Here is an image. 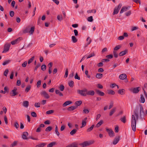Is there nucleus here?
Masks as SVG:
<instances>
[{
  "mask_svg": "<svg viewBox=\"0 0 147 147\" xmlns=\"http://www.w3.org/2000/svg\"><path fill=\"white\" fill-rule=\"evenodd\" d=\"M95 56V54L94 52L92 53L88 56L87 57V59H88L94 56Z\"/></svg>",
  "mask_w": 147,
  "mask_h": 147,
  "instance_id": "obj_42",
  "label": "nucleus"
},
{
  "mask_svg": "<svg viewBox=\"0 0 147 147\" xmlns=\"http://www.w3.org/2000/svg\"><path fill=\"white\" fill-rule=\"evenodd\" d=\"M46 68V66L45 65H43L41 66V69L43 71H45Z\"/></svg>",
  "mask_w": 147,
  "mask_h": 147,
  "instance_id": "obj_43",
  "label": "nucleus"
},
{
  "mask_svg": "<svg viewBox=\"0 0 147 147\" xmlns=\"http://www.w3.org/2000/svg\"><path fill=\"white\" fill-rule=\"evenodd\" d=\"M86 40L87 42V43L85 46V47L87 46L90 44L91 42V40L90 39V37H88L87 38Z\"/></svg>",
  "mask_w": 147,
  "mask_h": 147,
  "instance_id": "obj_28",
  "label": "nucleus"
},
{
  "mask_svg": "<svg viewBox=\"0 0 147 147\" xmlns=\"http://www.w3.org/2000/svg\"><path fill=\"white\" fill-rule=\"evenodd\" d=\"M103 75L102 74L99 73V74H97L96 76V77L98 79H100L101 78L102 76Z\"/></svg>",
  "mask_w": 147,
  "mask_h": 147,
  "instance_id": "obj_35",
  "label": "nucleus"
},
{
  "mask_svg": "<svg viewBox=\"0 0 147 147\" xmlns=\"http://www.w3.org/2000/svg\"><path fill=\"white\" fill-rule=\"evenodd\" d=\"M29 105V102L27 101H24L23 102V106L26 108L28 107Z\"/></svg>",
  "mask_w": 147,
  "mask_h": 147,
  "instance_id": "obj_26",
  "label": "nucleus"
},
{
  "mask_svg": "<svg viewBox=\"0 0 147 147\" xmlns=\"http://www.w3.org/2000/svg\"><path fill=\"white\" fill-rule=\"evenodd\" d=\"M72 40L73 42L76 43L77 41V39L76 37L74 36H72L71 37Z\"/></svg>",
  "mask_w": 147,
  "mask_h": 147,
  "instance_id": "obj_36",
  "label": "nucleus"
},
{
  "mask_svg": "<svg viewBox=\"0 0 147 147\" xmlns=\"http://www.w3.org/2000/svg\"><path fill=\"white\" fill-rule=\"evenodd\" d=\"M74 78L76 79H77L78 80H80V78L78 76L77 73H76Z\"/></svg>",
  "mask_w": 147,
  "mask_h": 147,
  "instance_id": "obj_60",
  "label": "nucleus"
},
{
  "mask_svg": "<svg viewBox=\"0 0 147 147\" xmlns=\"http://www.w3.org/2000/svg\"><path fill=\"white\" fill-rule=\"evenodd\" d=\"M82 102L81 100H79L75 102V107H76L77 108L78 106H80L82 104Z\"/></svg>",
  "mask_w": 147,
  "mask_h": 147,
  "instance_id": "obj_23",
  "label": "nucleus"
},
{
  "mask_svg": "<svg viewBox=\"0 0 147 147\" xmlns=\"http://www.w3.org/2000/svg\"><path fill=\"white\" fill-rule=\"evenodd\" d=\"M108 94H110L114 95L115 94V92L113 90H108Z\"/></svg>",
  "mask_w": 147,
  "mask_h": 147,
  "instance_id": "obj_38",
  "label": "nucleus"
},
{
  "mask_svg": "<svg viewBox=\"0 0 147 147\" xmlns=\"http://www.w3.org/2000/svg\"><path fill=\"white\" fill-rule=\"evenodd\" d=\"M46 145L45 143H42L40 144L37 145L38 147H43L45 146Z\"/></svg>",
  "mask_w": 147,
  "mask_h": 147,
  "instance_id": "obj_53",
  "label": "nucleus"
},
{
  "mask_svg": "<svg viewBox=\"0 0 147 147\" xmlns=\"http://www.w3.org/2000/svg\"><path fill=\"white\" fill-rule=\"evenodd\" d=\"M95 91L96 93L100 96H103L105 95L104 92L100 91L99 90L96 89L95 90Z\"/></svg>",
  "mask_w": 147,
  "mask_h": 147,
  "instance_id": "obj_11",
  "label": "nucleus"
},
{
  "mask_svg": "<svg viewBox=\"0 0 147 147\" xmlns=\"http://www.w3.org/2000/svg\"><path fill=\"white\" fill-rule=\"evenodd\" d=\"M116 109V108L114 107L112 109L109 113V116H111L115 112Z\"/></svg>",
  "mask_w": 147,
  "mask_h": 147,
  "instance_id": "obj_22",
  "label": "nucleus"
},
{
  "mask_svg": "<svg viewBox=\"0 0 147 147\" xmlns=\"http://www.w3.org/2000/svg\"><path fill=\"white\" fill-rule=\"evenodd\" d=\"M22 38L21 37H19V38L15 39L13 41H12L11 43L12 45H14L16 43H18L21 40V39Z\"/></svg>",
  "mask_w": 147,
  "mask_h": 147,
  "instance_id": "obj_15",
  "label": "nucleus"
},
{
  "mask_svg": "<svg viewBox=\"0 0 147 147\" xmlns=\"http://www.w3.org/2000/svg\"><path fill=\"white\" fill-rule=\"evenodd\" d=\"M85 75L88 78H90V76L88 75V72L87 70H86L85 71Z\"/></svg>",
  "mask_w": 147,
  "mask_h": 147,
  "instance_id": "obj_58",
  "label": "nucleus"
},
{
  "mask_svg": "<svg viewBox=\"0 0 147 147\" xmlns=\"http://www.w3.org/2000/svg\"><path fill=\"white\" fill-rule=\"evenodd\" d=\"M17 144V142L16 141H14L11 144V146L13 147L15 146H16Z\"/></svg>",
  "mask_w": 147,
  "mask_h": 147,
  "instance_id": "obj_56",
  "label": "nucleus"
},
{
  "mask_svg": "<svg viewBox=\"0 0 147 147\" xmlns=\"http://www.w3.org/2000/svg\"><path fill=\"white\" fill-rule=\"evenodd\" d=\"M86 121L82 120V126L81 127V128H82L85 127L86 125Z\"/></svg>",
  "mask_w": 147,
  "mask_h": 147,
  "instance_id": "obj_39",
  "label": "nucleus"
},
{
  "mask_svg": "<svg viewBox=\"0 0 147 147\" xmlns=\"http://www.w3.org/2000/svg\"><path fill=\"white\" fill-rule=\"evenodd\" d=\"M127 50L126 49L125 50H124V51H122L120 52L119 54V55L120 56H123L125 55L127 53Z\"/></svg>",
  "mask_w": 147,
  "mask_h": 147,
  "instance_id": "obj_18",
  "label": "nucleus"
},
{
  "mask_svg": "<svg viewBox=\"0 0 147 147\" xmlns=\"http://www.w3.org/2000/svg\"><path fill=\"white\" fill-rule=\"evenodd\" d=\"M107 131L108 133L109 136L110 137H112L114 136V133L113 130L111 129L108 128H106Z\"/></svg>",
  "mask_w": 147,
  "mask_h": 147,
  "instance_id": "obj_5",
  "label": "nucleus"
},
{
  "mask_svg": "<svg viewBox=\"0 0 147 147\" xmlns=\"http://www.w3.org/2000/svg\"><path fill=\"white\" fill-rule=\"evenodd\" d=\"M55 131L57 135L58 136H59V133L58 131V127L57 125H56L55 126Z\"/></svg>",
  "mask_w": 147,
  "mask_h": 147,
  "instance_id": "obj_47",
  "label": "nucleus"
},
{
  "mask_svg": "<svg viewBox=\"0 0 147 147\" xmlns=\"http://www.w3.org/2000/svg\"><path fill=\"white\" fill-rule=\"evenodd\" d=\"M53 129L52 127L51 126H49L48 127L45 129V131H51Z\"/></svg>",
  "mask_w": 147,
  "mask_h": 147,
  "instance_id": "obj_34",
  "label": "nucleus"
},
{
  "mask_svg": "<svg viewBox=\"0 0 147 147\" xmlns=\"http://www.w3.org/2000/svg\"><path fill=\"white\" fill-rule=\"evenodd\" d=\"M86 92H87V89L85 88L82 90H77V92L78 94L84 96H86Z\"/></svg>",
  "mask_w": 147,
  "mask_h": 147,
  "instance_id": "obj_3",
  "label": "nucleus"
},
{
  "mask_svg": "<svg viewBox=\"0 0 147 147\" xmlns=\"http://www.w3.org/2000/svg\"><path fill=\"white\" fill-rule=\"evenodd\" d=\"M141 103H144L145 101V99L142 95H140V101Z\"/></svg>",
  "mask_w": 147,
  "mask_h": 147,
  "instance_id": "obj_27",
  "label": "nucleus"
},
{
  "mask_svg": "<svg viewBox=\"0 0 147 147\" xmlns=\"http://www.w3.org/2000/svg\"><path fill=\"white\" fill-rule=\"evenodd\" d=\"M53 112H54V111L53 110H50L46 112V114H48V115L50 114L53 113Z\"/></svg>",
  "mask_w": 147,
  "mask_h": 147,
  "instance_id": "obj_54",
  "label": "nucleus"
},
{
  "mask_svg": "<svg viewBox=\"0 0 147 147\" xmlns=\"http://www.w3.org/2000/svg\"><path fill=\"white\" fill-rule=\"evenodd\" d=\"M14 126L16 128V129H18V128L19 127V124L17 121H16L14 123Z\"/></svg>",
  "mask_w": 147,
  "mask_h": 147,
  "instance_id": "obj_44",
  "label": "nucleus"
},
{
  "mask_svg": "<svg viewBox=\"0 0 147 147\" xmlns=\"http://www.w3.org/2000/svg\"><path fill=\"white\" fill-rule=\"evenodd\" d=\"M72 103V102L70 101H67L63 104L62 106L63 107H64L70 104H71Z\"/></svg>",
  "mask_w": 147,
  "mask_h": 147,
  "instance_id": "obj_19",
  "label": "nucleus"
},
{
  "mask_svg": "<svg viewBox=\"0 0 147 147\" xmlns=\"http://www.w3.org/2000/svg\"><path fill=\"white\" fill-rule=\"evenodd\" d=\"M140 89V87H137L133 88L130 89V90L133 93L136 94L138 92Z\"/></svg>",
  "mask_w": 147,
  "mask_h": 147,
  "instance_id": "obj_6",
  "label": "nucleus"
},
{
  "mask_svg": "<svg viewBox=\"0 0 147 147\" xmlns=\"http://www.w3.org/2000/svg\"><path fill=\"white\" fill-rule=\"evenodd\" d=\"M120 120L122 122L124 123H125L126 122V119L125 116H124L123 117L121 118Z\"/></svg>",
  "mask_w": 147,
  "mask_h": 147,
  "instance_id": "obj_40",
  "label": "nucleus"
},
{
  "mask_svg": "<svg viewBox=\"0 0 147 147\" xmlns=\"http://www.w3.org/2000/svg\"><path fill=\"white\" fill-rule=\"evenodd\" d=\"M28 133L27 131L24 132L23 133V134L22 135V138L24 140H27L28 138L27 136L28 135Z\"/></svg>",
  "mask_w": 147,
  "mask_h": 147,
  "instance_id": "obj_12",
  "label": "nucleus"
},
{
  "mask_svg": "<svg viewBox=\"0 0 147 147\" xmlns=\"http://www.w3.org/2000/svg\"><path fill=\"white\" fill-rule=\"evenodd\" d=\"M125 90L123 89H120L118 91V93L122 95H123L125 93Z\"/></svg>",
  "mask_w": 147,
  "mask_h": 147,
  "instance_id": "obj_17",
  "label": "nucleus"
},
{
  "mask_svg": "<svg viewBox=\"0 0 147 147\" xmlns=\"http://www.w3.org/2000/svg\"><path fill=\"white\" fill-rule=\"evenodd\" d=\"M55 92L56 94H58L60 96H63V94L62 93L60 92L59 90H55Z\"/></svg>",
  "mask_w": 147,
  "mask_h": 147,
  "instance_id": "obj_25",
  "label": "nucleus"
},
{
  "mask_svg": "<svg viewBox=\"0 0 147 147\" xmlns=\"http://www.w3.org/2000/svg\"><path fill=\"white\" fill-rule=\"evenodd\" d=\"M9 71L8 69H6L4 72V75L7 77Z\"/></svg>",
  "mask_w": 147,
  "mask_h": 147,
  "instance_id": "obj_46",
  "label": "nucleus"
},
{
  "mask_svg": "<svg viewBox=\"0 0 147 147\" xmlns=\"http://www.w3.org/2000/svg\"><path fill=\"white\" fill-rule=\"evenodd\" d=\"M120 138V136H119L116 137L113 141V144L114 145L116 144L119 141Z\"/></svg>",
  "mask_w": 147,
  "mask_h": 147,
  "instance_id": "obj_14",
  "label": "nucleus"
},
{
  "mask_svg": "<svg viewBox=\"0 0 147 147\" xmlns=\"http://www.w3.org/2000/svg\"><path fill=\"white\" fill-rule=\"evenodd\" d=\"M57 19L59 21H61L63 20L62 16L59 15H58L57 16Z\"/></svg>",
  "mask_w": 147,
  "mask_h": 147,
  "instance_id": "obj_52",
  "label": "nucleus"
},
{
  "mask_svg": "<svg viewBox=\"0 0 147 147\" xmlns=\"http://www.w3.org/2000/svg\"><path fill=\"white\" fill-rule=\"evenodd\" d=\"M86 96L87 95H89L91 96H93L94 94V90L88 91L87 89V92H86Z\"/></svg>",
  "mask_w": 147,
  "mask_h": 147,
  "instance_id": "obj_13",
  "label": "nucleus"
},
{
  "mask_svg": "<svg viewBox=\"0 0 147 147\" xmlns=\"http://www.w3.org/2000/svg\"><path fill=\"white\" fill-rule=\"evenodd\" d=\"M59 88L60 91H62L64 90V86L63 85H61L59 86Z\"/></svg>",
  "mask_w": 147,
  "mask_h": 147,
  "instance_id": "obj_45",
  "label": "nucleus"
},
{
  "mask_svg": "<svg viewBox=\"0 0 147 147\" xmlns=\"http://www.w3.org/2000/svg\"><path fill=\"white\" fill-rule=\"evenodd\" d=\"M70 147H78L77 144L74 143H72L71 144L69 145Z\"/></svg>",
  "mask_w": 147,
  "mask_h": 147,
  "instance_id": "obj_50",
  "label": "nucleus"
},
{
  "mask_svg": "<svg viewBox=\"0 0 147 147\" xmlns=\"http://www.w3.org/2000/svg\"><path fill=\"white\" fill-rule=\"evenodd\" d=\"M34 59V56H33L28 61V64H30L33 61V60Z\"/></svg>",
  "mask_w": 147,
  "mask_h": 147,
  "instance_id": "obj_41",
  "label": "nucleus"
},
{
  "mask_svg": "<svg viewBox=\"0 0 147 147\" xmlns=\"http://www.w3.org/2000/svg\"><path fill=\"white\" fill-rule=\"evenodd\" d=\"M29 28L30 29L29 30V33L30 35H32L34 30L35 27L34 26H32L30 25Z\"/></svg>",
  "mask_w": 147,
  "mask_h": 147,
  "instance_id": "obj_10",
  "label": "nucleus"
},
{
  "mask_svg": "<svg viewBox=\"0 0 147 147\" xmlns=\"http://www.w3.org/2000/svg\"><path fill=\"white\" fill-rule=\"evenodd\" d=\"M94 143V141H90L89 142L87 141H85L83 143L80 144V145L82 147H85L92 144Z\"/></svg>",
  "mask_w": 147,
  "mask_h": 147,
  "instance_id": "obj_2",
  "label": "nucleus"
},
{
  "mask_svg": "<svg viewBox=\"0 0 147 147\" xmlns=\"http://www.w3.org/2000/svg\"><path fill=\"white\" fill-rule=\"evenodd\" d=\"M18 94L17 92L14 90H12L10 93V94L11 96H14Z\"/></svg>",
  "mask_w": 147,
  "mask_h": 147,
  "instance_id": "obj_24",
  "label": "nucleus"
},
{
  "mask_svg": "<svg viewBox=\"0 0 147 147\" xmlns=\"http://www.w3.org/2000/svg\"><path fill=\"white\" fill-rule=\"evenodd\" d=\"M56 143L55 142H52L48 144L47 147H52L53 146L55 145Z\"/></svg>",
  "mask_w": 147,
  "mask_h": 147,
  "instance_id": "obj_30",
  "label": "nucleus"
},
{
  "mask_svg": "<svg viewBox=\"0 0 147 147\" xmlns=\"http://www.w3.org/2000/svg\"><path fill=\"white\" fill-rule=\"evenodd\" d=\"M87 20L88 22H92L93 21V17L92 16H90L87 18Z\"/></svg>",
  "mask_w": 147,
  "mask_h": 147,
  "instance_id": "obj_48",
  "label": "nucleus"
},
{
  "mask_svg": "<svg viewBox=\"0 0 147 147\" xmlns=\"http://www.w3.org/2000/svg\"><path fill=\"white\" fill-rule=\"evenodd\" d=\"M107 59H111L113 57V55H109L106 56Z\"/></svg>",
  "mask_w": 147,
  "mask_h": 147,
  "instance_id": "obj_63",
  "label": "nucleus"
},
{
  "mask_svg": "<svg viewBox=\"0 0 147 147\" xmlns=\"http://www.w3.org/2000/svg\"><path fill=\"white\" fill-rule=\"evenodd\" d=\"M30 25L26 26L24 30L23 31V33L26 34V33H29V30L30 29Z\"/></svg>",
  "mask_w": 147,
  "mask_h": 147,
  "instance_id": "obj_16",
  "label": "nucleus"
},
{
  "mask_svg": "<svg viewBox=\"0 0 147 147\" xmlns=\"http://www.w3.org/2000/svg\"><path fill=\"white\" fill-rule=\"evenodd\" d=\"M11 44L9 43H7L6 44L4 47V51L2 53H6L8 51L9 49Z\"/></svg>",
  "mask_w": 147,
  "mask_h": 147,
  "instance_id": "obj_7",
  "label": "nucleus"
},
{
  "mask_svg": "<svg viewBox=\"0 0 147 147\" xmlns=\"http://www.w3.org/2000/svg\"><path fill=\"white\" fill-rule=\"evenodd\" d=\"M121 47V46L120 45H118L114 48V51H115L118 50V49H119Z\"/></svg>",
  "mask_w": 147,
  "mask_h": 147,
  "instance_id": "obj_49",
  "label": "nucleus"
},
{
  "mask_svg": "<svg viewBox=\"0 0 147 147\" xmlns=\"http://www.w3.org/2000/svg\"><path fill=\"white\" fill-rule=\"evenodd\" d=\"M128 9V7H123L121 9L120 11V13H121L123 12L127 11Z\"/></svg>",
  "mask_w": 147,
  "mask_h": 147,
  "instance_id": "obj_20",
  "label": "nucleus"
},
{
  "mask_svg": "<svg viewBox=\"0 0 147 147\" xmlns=\"http://www.w3.org/2000/svg\"><path fill=\"white\" fill-rule=\"evenodd\" d=\"M103 123V121L102 120H101L95 126V127H99Z\"/></svg>",
  "mask_w": 147,
  "mask_h": 147,
  "instance_id": "obj_29",
  "label": "nucleus"
},
{
  "mask_svg": "<svg viewBox=\"0 0 147 147\" xmlns=\"http://www.w3.org/2000/svg\"><path fill=\"white\" fill-rule=\"evenodd\" d=\"M11 61L10 60H5L3 62V63L2 64V65H6L9 64L11 62Z\"/></svg>",
  "mask_w": 147,
  "mask_h": 147,
  "instance_id": "obj_37",
  "label": "nucleus"
},
{
  "mask_svg": "<svg viewBox=\"0 0 147 147\" xmlns=\"http://www.w3.org/2000/svg\"><path fill=\"white\" fill-rule=\"evenodd\" d=\"M14 15V12L13 11H11L9 12V15L11 17H13Z\"/></svg>",
  "mask_w": 147,
  "mask_h": 147,
  "instance_id": "obj_61",
  "label": "nucleus"
},
{
  "mask_svg": "<svg viewBox=\"0 0 147 147\" xmlns=\"http://www.w3.org/2000/svg\"><path fill=\"white\" fill-rule=\"evenodd\" d=\"M77 109L76 107L75 106H71L67 109V110L71 111Z\"/></svg>",
  "mask_w": 147,
  "mask_h": 147,
  "instance_id": "obj_21",
  "label": "nucleus"
},
{
  "mask_svg": "<svg viewBox=\"0 0 147 147\" xmlns=\"http://www.w3.org/2000/svg\"><path fill=\"white\" fill-rule=\"evenodd\" d=\"M68 85L70 87H73L74 86V82L72 80L70 81L68 83Z\"/></svg>",
  "mask_w": 147,
  "mask_h": 147,
  "instance_id": "obj_33",
  "label": "nucleus"
},
{
  "mask_svg": "<svg viewBox=\"0 0 147 147\" xmlns=\"http://www.w3.org/2000/svg\"><path fill=\"white\" fill-rule=\"evenodd\" d=\"M119 78L121 80H127V76L125 74H120L119 77Z\"/></svg>",
  "mask_w": 147,
  "mask_h": 147,
  "instance_id": "obj_9",
  "label": "nucleus"
},
{
  "mask_svg": "<svg viewBox=\"0 0 147 147\" xmlns=\"http://www.w3.org/2000/svg\"><path fill=\"white\" fill-rule=\"evenodd\" d=\"M77 131V130L76 129H73L70 133V134L71 135H73L75 134Z\"/></svg>",
  "mask_w": 147,
  "mask_h": 147,
  "instance_id": "obj_31",
  "label": "nucleus"
},
{
  "mask_svg": "<svg viewBox=\"0 0 147 147\" xmlns=\"http://www.w3.org/2000/svg\"><path fill=\"white\" fill-rule=\"evenodd\" d=\"M31 88V87L30 86H28L26 88V89H25V91L26 92H28L29 90H30Z\"/></svg>",
  "mask_w": 147,
  "mask_h": 147,
  "instance_id": "obj_55",
  "label": "nucleus"
},
{
  "mask_svg": "<svg viewBox=\"0 0 147 147\" xmlns=\"http://www.w3.org/2000/svg\"><path fill=\"white\" fill-rule=\"evenodd\" d=\"M87 12L88 13H91L92 12H93L95 13L96 12V10L95 9L90 10L87 11Z\"/></svg>",
  "mask_w": 147,
  "mask_h": 147,
  "instance_id": "obj_51",
  "label": "nucleus"
},
{
  "mask_svg": "<svg viewBox=\"0 0 147 147\" xmlns=\"http://www.w3.org/2000/svg\"><path fill=\"white\" fill-rule=\"evenodd\" d=\"M121 4L120 3L119 4L117 7H115L114 9L113 14V15H114L115 14H117L118 13L119 10L121 8Z\"/></svg>",
  "mask_w": 147,
  "mask_h": 147,
  "instance_id": "obj_4",
  "label": "nucleus"
},
{
  "mask_svg": "<svg viewBox=\"0 0 147 147\" xmlns=\"http://www.w3.org/2000/svg\"><path fill=\"white\" fill-rule=\"evenodd\" d=\"M31 116L33 117H36L37 116V115L36 113L34 112H31Z\"/></svg>",
  "mask_w": 147,
  "mask_h": 147,
  "instance_id": "obj_57",
  "label": "nucleus"
},
{
  "mask_svg": "<svg viewBox=\"0 0 147 147\" xmlns=\"http://www.w3.org/2000/svg\"><path fill=\"white\" fill-rule=\"evenodd\" d=\"M40 94L41 95H43L47 99H48L49 98V96L48 94L45 91H43L41 92Z\"/></svg>",
  "mask_w": 147,
  "mask_h": 147,
  "instance_id": "obj_8",
  "label": "nucleus"
},
{
  "mask_svg": "<svg viewBox=\"0 0 147 147\" xmlns=\"http://www.w3.org/2000/svg\"><path fill=\"white\" fill-rule=\"evenodd\" d=\"M140 109H139L137 107L134 110V115H132V119L131 121V126L132 130L134 131H136V120L135 116L136 117V120H137L139 117L140 119H142L144 117V112L143 108L141 104H139Z\"/></svg>",
  "mask_w": 147,
  "mask_h": 147,
  "instance_id": "obj_1",
  "label": "nucleus"
},
{
  "mask_svg": "<svg viewBox=\"0 0 147 147\" xmlns=\"http://www.w3.org/2000/svg\"><path fill=\"white\" fill-rule=\"evenodd\" d=\"M68 69H67L65 71V74L64 76V78H66L68 76Z\"/></svg>",
  "mask_w": 147,
  "mask_h": 147,
  "instance_id": "obj_59",
  "label": "nucleus"
},
{
  "mask_svg": "<svg viewBox=\"0 0 147 147\" xmlns=\"http://www.w3.org/2000/svg\"><path fill=\"white\" fill-rule=\"evenodd\" d=\"M94 126V125H92L90 127L88 128L87 130V132H89L91 131L93 129Z\"/></svg>",
  "mask_w": 147,
  "mask_h": 147,
  "instance_id": "obj_32",
  "label": "nucleus"
},
{
  "mask_svg": "<svg viewBox=\"0 0 147 147\" xmlns=\"http://www.w3.org/2000/svg\"><path fill=\"white\" fill-rule=\"evenodd\" d=\"M74 32L75 36H77L78 35V32L77 30H74Z\"/></svg>",
  "mask_w": 147,
  "mask_h": 147,
  "instance_id": "obj_62",
  "label": "nucleus"
},
{
  "mask_svg": "<svg viewBox=\"0 0 147 147\" xmlns=\"http://www.w3.org/2000/svg\"><path fill=\"white\" fill-rule=\"evenodd\" d=\"M113 53L114 57L115 58H117L118 57V55L117 54L116 51H113Z\"/></svg>",
  "mask_w": 147,
  "mask_h": 147,
  "instance_id": "obj_64",
  "label": "nucleus"
}]
</instances>
